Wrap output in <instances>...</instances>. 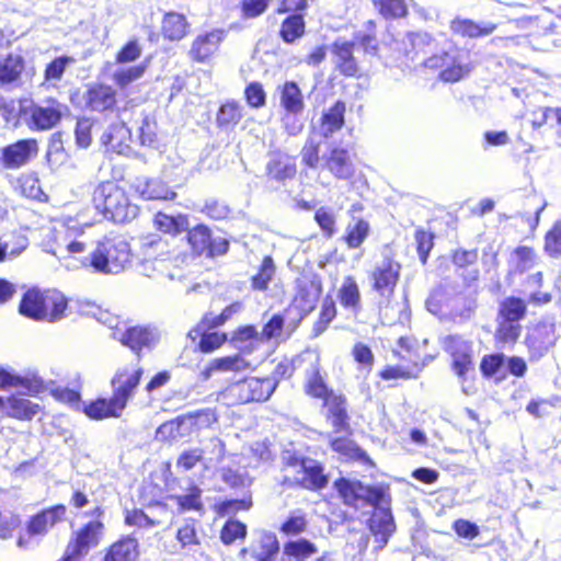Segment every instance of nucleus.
Instances as JSON below:
<instances>
[{
  "label": "nucleus",
  "instance_id": "obj_15",
  "mask_svg": "<svg viewBox=\"0 0 561 561\" xmlns=\"http://www.w3.org/2000/svg\"><path fill=\"white\" fill-rule=\"evenodd\" d=\"M526 341L531 356L541 357L557 341L554 323L548 320L539 322Z\"/></svg>",
  "mask_w": 561,
  "mask_h": 561
},
{
  "label": "nucleus",
  "instance_id": "obj_12",
  "mask_svg": "<svg viewBox=\"0 0 561 561\" xmlns=\"http://www.w3.org/2000/svg\"><path fill=\"white\" fill-rule=\"evenodd\" d=\"M103 523L91 520L76 531L75 537L68 543L67 549L79 558L85 556L89 550L96 547L103 534Z\"/></svg>",
  "mask_w": 561,
  "mask_h": 561
},
{
  "label": "nucleus",
  "instance_id": "obj_33",
  "mask_svg": "<svg viewBox=\"0 0 561 561\" xmlns=\"http://www.w3.org/2000/svg\"><path fill=\"white\" fill-rule=\"evenodd\" d=\"M23 387L30 392L37 393L43 389L44 381L37 376H20L4 368H0V388Z\"/></svg>",
  "mask_w": 561,
  "mask_h": 561
},
{
  "label": "nucleus",
  "instance_id": "obj_17",
  "mask_svg": "<svg viewBox=\"0 0 561 561\" xmlns=\"http://www.w3.org/2000/svg\"><path fill=\"white\" fill-rule=\"evenodd\" d=\"M356 44L344 39H337L332 46L333 62L339 71L347 77H355L359 72L357 60L354 56Z\"/></svg>",
  "mask_w": 561,
  "mask_h": 561
},
{
  "label": "nucleus",
  "instance_id": "obj_27",
  "mask_svg": "<svg viewBox=\"0 0 561 561\" xmlns=\"http://www.w3.org/2000/svg\"><path fill=\"white\" fill-rule=\"evenodd\" d=\"M68 301L62 293L56 289H48L43 291L42 307L47 314L45 321L56 322L65 317Z\"/></svg>",
  "mask_w": 561,
  "mask_h": 561
},
{
  "label": "nucleus",
  "instance_id": "obj_2",
  "mask_svg": "<svg viewBox=\"0 0 561 561\" xmlns=\"http://www.w3.org/2000/svg\"><path fill=\"white\" fill-rule=\"evenodd\" d=\"M334 488L345 505L355 508L369 505L375 508L369 519V529L379 543L378 549H382L396 530L389 486L367 485L358 480L340 478L334 482Z\"/></svg>",
  "mask_w": 561,
  "mask_h": 561
},
{
  "label": "nucleus",
  "instance_id": "obj_43",
  "mask_svg": "<svg viewBox=\"0 0 561 561\" xmlns=\"http://www.w3.org/2000/svg\"><path fill=\"white\" fill-rule=\"evenodd\" d=\"M451 30L462 36L478 37L489 35L495 30V25L480 26L470 20L456 19L451 22Z\"/></svg>",
  "mask_w": 561,
  "mask_h": 561
},
{
  "label": "nucleus",
  "instance_id": "obj_30",
  "mask_svg": "<svg viewBox=\"0 0 561 561\" xmlns=\"http://www.w3.org/2000/svg\"><path fill=\"white\" fill-rule=\"evenodd\" d=\"M153 225L159 231L163 233L178 236L188 230L190 220L187 215H168L165 213L159 211L154 216Z\"/></svg>",
  "mask_w": 561,
  "mask_h": 561
},
{
  "label": "nucleus",
  "instance_id": "obj_52",
  "mask_svg": "<svg viewBox=\"0 0 561 561\" xmlns=\"http://www.w3.org/2000/svg\"><path fill=\"white\" fill-rule=\"evenodd\" d=\"M369 225L365 220H357L354 225L350 224L346 228L345 241L351 249L358 248L367 238Z\"/></svg>",
  "mask_w": 561,
  "mask_h": 561
},
{
  "label": "nucleus",
  "instance_id": "obj_5",
  "mask_svg": "<svg viewBox=\"0 0 561 561\" xmlns=\"http://www.w3.org/2000/svg\"><path fill=\"white\" fill-rule=\"evenodd\" d=\"M421 65L430 70H440L439 78L444 82H457L473 69L469 53L457 47L432 54Z\"/></svg>",
  "mask_w": 561,
  "mask_h": 561
},
{
  "label": "nucleus",
  "instance_id": "obj_40",
  "mask_svg": "<svg viewBox=\"0 0 561 561\" xmlns=\"http://www.w3.org/2000/svg\"><path fill=\"white\" fill-rule=\"evenodd\" d=\"M24 69V60L21 56L9 55L3 62H0V85L16 82Z\"/></svg>",
  "mask_w": 561,
  "mask_h": 561
},
{
  "label": "nucleus",
  "instance_id": "obj_45",
  "mask_svg": "<svg viewBox=\"0 0 561 561\" xmlns=\"http://www.w3.org/2000/svg\"><path fill=\"white\" fill-rule=\"evenodd\" d=\"M526 313V304L516 297L506 298L500 307V316L505 321L518 322Z\"/></svg>",
  "mask_w": 561,
  "mask_h": 561
},
{
  "label": "nucleus",
  "instance_id": "obj_11",
  "mask_svg": "<svg viewBox=\"0 0 561 561\" xmlns=\"http://www.w3.org/2000/svg\"><path fill=\"white\" fill-rule=\"evenodd\" d=\"M38 152L35 139H23L1 149V163L5 169H19L27 164Z\"/></svg>",
  "mask_w": 561,
  "mask_h": 561
},
{
  "label": "nucleus",
  "instance_id": "obj_41",
  "mask_svg": "<svg viewBox=\"0 0 561 561\" xmlns=\"http://www.w3.org/2000/svg\"><path fill=\"white\" fill-rule=\"evenodd\" d=\"M305 20L301 14L287 16L280 25V37L287 44L295 43L305 34Z\"/></svg>",
  "mask_w": 561,
  "mask_h": 561
},
{
  "label": "nucleus",
  "instance_id": "obj_13",
  "mask_svg": "<svg viewBox=\"0 0 561 561\" xmlns=\"http://www.w3.org/2000/svg\"><path fill=\"white\" fill-rule=\"evenodd\" d=\"M39 412V405L22 396H0V419L32 420Z\"/></svg>",
  "mask_w": 561,
  "mask_h": 561
},
{
  "label": "nucleus",
  "instance_id": "obj_50",
  "mask_svg": "<svg viewBox=\"0 0 561 561\" xmlns=\"http://www.w3.org/2000/svg\"><path fill=\"white\" fill-rule=\"evenodd\" d=\"M241 118L242 106L236 101H229L222 104L217 114V122L221 127L236 125Z\"/></svg>",
  "mask_w": 561,
  "mask_h": 561
},
{
  "label": "nucleus",
  "instance_id": "obj_37",
  "mask_svg": "<svg viewBox=\"0 0 561 561\" xmlns=\"http://www.w3.org/2000/svg\"><path fill=\"white\" fill-rule=\"evenodd\" d=\"M199 450L203 451V465L206 469L217 467L226 457V445L217 436L204 442Z\"/></svg>",
  "mask_w": 561,
  "mask_h": 561
},
{
  "label": "nucleus",
  "instance_id": "obj_54",
  "mask_svg": "<svg viewBox=\"0 0 561 561\" xmlns=\"http://www.w3.org/2000/svg\"><path fill=\"white\" fill-rule=\"evenodd\" d=\"M375 7L386 19L402 18L408 11L403 0H376Z\"/></svg>",
  "mask_w": 561,
  "mask_h": 561
},
{
  "label": "nucleus",
  "instance_id": "obj_56",
  "mask_svg": "<svg viewBox=\"0 0 561 561\" xmlns=\"http://www.w3.org/2000/svg\"><path fill=\"white\" fill-rule=\"evenodd\" d=\"M306 391L309 396L319 398L322 400H324L331 393H333V391L328 388L322 376L320 375L319 370H317V369H314L311 373V375L308 377V380L306 383Z\"/></svg>",
  "mask_w": 561,
  "mask_h": 561
},
{
  "label": "nucleus",
  "instance_id": "obj_39",
  "mask_svg": "<svg viewBox=\"0 0 561 561\" xmlns=\"http://www.w3.org/2000/svg\"><path fill=\"white\" fill-rule=\"evenodd\" d=\"M317 552L316 545L305 538L289 540L283 547L284 556L294 561H305Z\"/></svg>",
  "mask_w": 561,
  "mask_h": 561
},
{
  "label": "nucleus",
  "instance_id": "obj_53",
  "mask_svg": "<svg viewBox=\"0 0 561 561\" xmlns=\"http://www.w3.org/2000/svg\"><path fill=\"white\" fill-rule=\"evenodd\" d=\"M347 435V434H344ZM331 447L334 451L352 459H359L365 456V453L351 439L346 436L332 438Z\"/></svg>",
  "mask_w": 561,
  "mask_h": 561
},
{
  "label": "nucleus",
  "instance_id": "obj_10",
  "mask_svg": "<svg viewBox=\"0 0 561 561\" xmlns=\"http://www.w3.org/2000/svg\"><path fill=\"white\" fill-rule=\"evenodd\" d=\"M144 369L136 368H121L112 378V388L114 405L125 410L128 401L134 397L137 387L139 386Z\"/></svg>",
  "mask_w": 561,
  "mask_h": 561
},
{
  "label": "nucleus",
  "instance_id": "obj_24",
  "mask_svg": "<svg viewBox=\"0 0 561 561\" xmlns=\"http://www.w3.org/2000/svg\"><path fill=\"white\" fill-rule=\"evenodd\" d=\"M279 551V542L275 534L260 531L249 548L251 557L257 561H270Z\"/></svg>",
  "mask_w": 561,
  "mask_h": 561
},
{
  "label": "nucleus",
  "instance_id": "obj_42",
  "mask_svg": "<svg viewBox=\"0 0 561 561\" xmlns=\"http://www.w3.org/2000/svg\"><path fill=\"white\" fill-rule=\"evenodd\" d=\"M275 274V264L272 256L266 255L262 260L259 271L251 278L252 288L255 290H266L270 282Z\"/></svg>",
  "mask_w": 561,
  "mask_h": 561
},
{
  "label": "nucleus",
  "instance_id": "obj_8",
  "mask_svg": "<svg viewBox=\"0 0 561 561\" xmlns=\"http://www.w3.org/2000/svg\"><path fill=\"white\" fill-rule=\"evenodd\" d=\"M68 112L69 108L66 104L53 98L39 103H32L24 108V114L28 117V127L37 131L54 128Z\"/></svg>",
  "mask_w": 561,
  "mask_h": 561
},
{
  "label": "nucleus",
  "instance_id": "obj_4",
  "mask_svg": "<svg viewBox=\"0 0 561 561\" xmlns=\"http://www.w3.org/2000/svg\"><path fill=\"white\" fill-rule=\"evenodd\" d=\"M93 204L105 219L116 224L129 222L139 214V207L130 202L124 188L110 181L96 186Z\"/></svg>",
  "mask_w": 561,
  "mask_h": 561
},
{
  "label": "nucleus",
  "instance_id": "obj_63",
  "mask_svg": "<svg viewBox=\"0 0 561 561\" xmlns=\"http://www.w3.org/2000/svg\"><path fill=\"white\" fill-rule=\"evenodd\" d=\"M245 100L251 107L260 108L265 105L266 93L259 82H251L244 91Z\"/></svg>",
  "mask_w": 561,
  "mask_h": 561
},
{
  "label": "nucleus",
  "instance_id": "obj_20",
  "mask_svg": "<svg viewBox=\"0 0 561 561\" xmlns=\"http://www.w3.org/2000/svg\"><path fill=\"white\" fill-rule=\"evenodd\" d=\"M88 107L94 112H113L116 105V91L104 84H96L85 93Z\"/></svg>",
  "mask_w": 561,
  "mask_h": 561
},
{
  "label": "nucleus",
  "instance_id": "obj_38",
  "mask_svg": "<svg viewBox=\"0 0 561 561\" xmlns=\"http://www.w3.org/2000/svg\"><path fill=\"white\" fill-rule=\"evenodd\" d=\"M339 299L342 307L356 313L360 309V293L356 280L348 276L344 279L340 290Z\"/></svg>",
  "mask_w": 561,
  "mask_h": 561
},
{
  "label": "nucleus",
  "instance_id": "obj_28",
  "mask_svg": "<svg viewBox=\"0 0 561 561\" xmlns=\"http://www.w3.org/2000/svg\"><path fill=\"white\" fill-rule=\"evenodd\" d=\"M345 104L336 101L321 116L319 131L324 138L331 137L344 125Z\"/></svg>",
  "mask_w": 561,
  "mask_h": 561
},
{
  "label": "nucleus",
  "instance_id": "obj_25",
  "mask_svg": "<svg viewBox=\"0 0 561 561\" xmlns=\"http://www.w3.org/2000/svg\"><path fill=\"white\" fill-rule=\"evenodd\" d=\"M66 514L64 505H56L50 508L44 510L32 517L28 523L27 529L32 535H42L59 522Z\"/></svg>",
  "mask_w": 561,
  "mask_h": 561
},
{
  "label": "nucleus",
  "instance_id": "obj_19",
  "mask_svg": "<svg viewBox=\"0 0 561 561\" xmlns=\"http://www.w3.org/2000/svg\"><path fill=\"white\" fill-rule=\"evenodd\" d=\"M119 341L134 352H139L144 347L154 346L159 341V333L151 328L131 327L122 334Z\"/></svg>",
  "mask_w": 561,
  "mask_h": 561
},
{
  "label": "nucleus",
  "instance_id": "obj_35",
  "mask_svg": "<svg viewBox=\"0 0 561 561\" xmlns=\"http://www.w3.org/2000/svg\"><path fill=\"white\" fill-rule=\"evenodd\" d=\"M42 301L43 291L38 289L27 290L20 302L19 309L21 314L35 321H45L47 314L44 312Z\"/></svg>",
  "mask_w": 561,
  "mask_h": 561
},
{
  "label": "nucleus",
  "instance_id": "obj_6",
  "mask_svg": "<svg viewBox=\"0 0 561 561\" xmlns=\"http://www.w3.org/2000/svg\"><path fill=\"white\" fill-rule=\"evenodd\" d=\"M276 385L273 378L250 377L230 385L224 396L233 404L264 401L272 396Z\"/></svg>",
  "mask_w": 561,
  "mask_h": 561
},
{
  "label": "nucleus",
  "instance_id": "obj_9",
  "mask_svg": "<svg viewBox=\"0 0 561 561\" xmlns=\"http://www.w3.org/2000/svg\"><path fill=\"white\" fill-rule=\"evenodd\" d=\"M186 239L192 251L197 255L214 257L224 255L229 250V241L222 237H213L211 230L203 224L186 230Z\"/></svg>",
  "mask_w": 561,
  "mask_h": 561
},
{
  "label": "nucleus",
  "instance_id": "obj_59",
  "mask_svg": "<svg viewBox=\"0 0 561 561\" xmlns=\"http://www.w3.org/2000/svg\"><path fill=\"white\" fill-rule=\"evenodd\" d=\"M512 260L515 264V271L519 274L530 270L535 262V253L527 247H519L513 253Z\"/></svg>",
  "mask_w": 561,
  "mask_h": 561
},
{
  "label": "nucleus",
  "instance_id": "obj_14",
  "mask_svg": "<svg viewBox=\"0 0 561 561\" xmlns=\"http://www.w3.org/2000/svg\"><path fill=\"white\" fill-rule=\"evenodd\" d=\"M226 37V32L220 28L211 30L196 36L188 55L197 62L207 61L218 49Z\"/></svg>",
  "mask_w": 561,
  "mask_h": 561
},
{
  "label": "nucleus",
  "instance_id": "obj_47",
  "mask_svg": "<svg viewBox=\"0 0 561 561\" xmlns=\"http://www.w3.org/2000/svg\"><path fill=\"white\" fill-rule=\"evenodd\" d=\"M307 524L306 513L302 510H295L289 513L279 531L286 536H297L306 530Z\"/></svg>",
  "mask_w": 561,
  "mask_h": 561
},
{
  "label": "nucleus",
  "instance_id": "obj_29",
  "mask_svg": "<svg viewBox=\"0 0 561 561\" xmlns=\"http://www.w3.org/2000/svg\"><path fill=\"white\" fill-rule=\"evenodd\" d=\"M190 24L186 18L176 12H168L162 20V35L165 39L181 41L188 32Z\"/></svg>",
  "mask_w": 561,
  "mask_h": 561
},
{
  "label": "nucleus",
  "instance_id": "obj_57",
  "mask_svg": "<svg viewBox=\"0 0 561 561\" xmlns=\"http://www.w3.org/2000/svg\"><path fill=\"white\" fill-rule=\"evenodd\" d=\"M202 491L197 486L190 489L188 493L175 496L180 511H201L203 503L201 501Z\"/></svg>",
  "mask_w": 561,
  "mask_h": 561
},
{
  "label": "nucleus",
  "instance_id": "obj_61",
  "mask_svg": "<svg viewBox=\"0 0 561 561\" xmlns=\"http://www.w3.org/2000/svg\"><path fill=\"white\" fill-rule=\"evenodd\" d=\"M142 53V48L138 42V39L134 38L128 41L121 50L116 54V62L117 64H128L137 60Z\"/></svg>",
  "mask_w": 561,
  "mask_h": 561
},
{
  "label": "nucleus",
  "instance_id": "obj_21",
  "mask_svg": "<svg viewBox=\"0 0 561 561\" xmlns=\"http://www.w3.org/2000/svg\"><path fill=\"white\" fill-rule=\"evenodd\" d=\"M297 473L298 476L295 479L305 489L320 490L328 484L322 465L313 459H305L301 462V469Z\"/></svg>",
  "mask_w": 561,
  "mask_h": 561
},
{
  "label": "nucleus",
  "instance_id": "obj_3",
  "mask_svg": "<svg viewBox=\"0 0 561 561\" xmlns=\"http://www.w3.org/2000/svg\"><path fill=\"white\" fill-rule=\"evenodd\" d=\"M401 265L392 259L386 257L378 263L370 273L371 287L378 295V308L382 319L394 322L400 319L401 305L392 302L394 288L400 277Z\"/></svg>",
  "mask_w": 561,
  "mask_h": 561
},
{
  "label": "nucleus",
  "instance_id": "obj_7",
  "mask_svg": "<svg viewBox=\"0 0 561 561\" xmlns=\"http://www.w3.org/2000/svg\"><path fill=\"white\" fill-rule=\"evenodd\" d=\"M444 348L453 358V369L462 383V391L469 394L465 382L474 373L472 343L460 335H449L444 340Z\"/></svg>",
  "mask_w": 561,
  "mask_h": 561
},
{
  "label": "nucleus",
  "instance_id": "obj_64",
  "mask_svg": "<svg viewBox=\"0 0 561 561\" xmlns=\"http://www.w3.org/2000/svg\"><path fill=\"white\" fill-rule=\"evenodd\" d=\"M545 249L551 256L561 255V222H557L547 233Z\"/></svg>",
  "mask_w": 561,
  "mask_h": 561
},
{
  "label": "nucleus",
  "instance_id": "obj_49",
  "mask_svg": "<svg viewBox=\"0 0 561 561\" xmlns=\"http://www.w3.org/2000/svg\"><path fill=\"white\" fill-rule=\"evenodd\" d=\"M195 519H186L176 531V540L181 547V549L191 550L193 547L199 545V539L197 537Z\"/></svg>",
  "mask_w": 561,
  "mask_h": 561
},
{
  "label": "nucleus",
  "instance_id": "obj_26",
  "mask_svg": "<svg viewBox=\"0 0 561 561\" xmlns=\"http://www.w3.org/2000/svg\"><path fill=\"white\" fill-rule=\"evenodd\" d=\"M325 164L329 171L341 180L352 179L355 172L347 150L342 148L332 149Z\"/></svg>",
  "mask_w": 561,
  "mask_h": 561
},
{
  "label": "nucleus",
  "instance_id": "obj_22",
  "mask_svg": "<svg viewBox=\"0 0 561 561\" xmlns=\"http://www.w3.org/2000/svg\"><path fill=\"white\" fill-rule=\"evenodd\" d=\"M130 136V130L123 121H119L108 126L101 137V142L107 150L123 154L129 149Z\"/></svg>",
  "mask_w": 561,
  "mask_h": 561
},
{
  "label": "nucleus",
  "instance_id": "obj_51",
  "mask_svg": "<svg viewBox=\"0 0 561 561\" xmlns=\"http://www.w3.org/2000/svg\"><path fill=\"white\" fill-rule=\"evenodd\" d=\"M147 69L146 64L131 66L128 68H121L114 71L113 73V81L119 87V88H126L134 81L141 78Z\"/></svg>",
  "mask_w": 561,
  "mask_h": 561
},
{
  "label": "nucleus",
  "instance_id": "obj_32",
  "mask_svg": "<svg viewBox=\"0 0 561 561\" xmlns=\"http://www.w3.org/2000/svg\"><path fill=\"white\" fill-rule=\"evenodd\" d=\"M137 192L144 199L148 201H172L176 196L173 190L158 179H150L144 183H138Z\"/></svg>",
  "mask_w": 561,
  "mask_h": 561
},
{
  "label": "nucleus",
  "instance_id": "obj_48",
  "mask_svg": "<svg viewBox=\"0 0 561 561\" xmlns=\"http://www.w3.org/2000/svg\"><path fill=\"white\" fill-rule=\"evenodd\" d=\"M27 245L28 240L23 234H14L10 240L0 242V262L19 256Z\"/></svg>",
  "mask_w": 561,
  "mask_h": 561
},
{
  "label": "nucleus",
  "instance_id": "obj_62",
  "mask_svg": "<svg viewBox=\"0 0 561 561\" xmlns=\"http://www.w3.org/2000/svg\"><path fill=\"white\" fill-rule=\"evenodd\" d=\"M520 334V325L516 322L503 320L496 331V339L501 343L513 344Z\"/></svg>",
  "mask_w": 561,
  "mask_h": 561
},
{
  "label": "nucleus",
  "instance_id": "obj_18",
  "mask_svg": "<svg viewBox=\"0 0 561 561\" xmlns=\"http://www.w3.org/2000/svg\"><path fill=\"white\" fill-rule=\"evenodd\" d=\"M402 44L404 45L405 55L412 61L416 60L419 57H423L424 60L432 54H436L434 50L436 49L437 44L427 33L409 32L404 35Z\"/></svg>",
  "mask_w": 561,
  "mask_h": 561
},
{
  "label": "nucleus",
  "instance_id": "obj_31",
  "mask_svg": "<svg viewBox=\"0 0 561 561\" xmlns=\"http://www.w3.org/2000/svg\"><path fill=\"white\" fill-rule=\"evenodd\" d=\"M138 554L137 540L124 537L110 547L104 561H137Z\"/></svg>",
  "mask_w": 561,
  "mask_h": 561
},
{
  "label": "nucleus",
  "instance_id": "obj_34",
  "mask_svg": "<svg viewBox=\"0 0 561 561\" xmlns=\"http://www.w3.org/2000/svg\"><path fill=\"white\" fill-rule=\"evenodd\" d=\"M122 408L114 405V399L99 398L83 408L84 414L91 420H104L108 417H118L123 413Z\"/></svg>",
  "mask_w": 561,
  "mask_h": 561
},
{
  "label": "nucleus",
  "instance_id": "obj_55",
  "mask_svg": "<svg viewBox=\"0 0 561 561\" xmlns=\"http://www.w3.org/2000/svg\"><path fill=\"white\" fill-rule=\"evenodd\" d=\"M335 316L336 309L334 301L331 299H325L321 307L319 320L314 323L312 329L313 336L317 337L322 334L331 321L335 318Z\"/></svg>",
  "mask_w": 561,
  "mask_h": 561
},
{
  "label": "nucleus",
  "instance_id": "obj_46",
  "mask_svg": "<svg viewBox=\"0 0 561 561\" xmlns=\"http://www.w3.org/2000/svg\"><path fill=\"white\" fill-rule=\"evenodd\" d=\"M75 58L70 56H59L51 60L45 69V81L55 85L56 82L61 80L67 67L75 64Z\"/></svg>",
  "mask_w": 561,
  "mask_h": 561
},
{
  "label": "nucleus",
  "instance_id": "obj_16",
  "mask_svg": "<svg viewBox=\"0 0 561 561\" xmlns=\"http://www.w3.org/2000/svg\"><path fill=\"white\" fill-rule=\"evenodd\" d=\"M323 403L327 409V419L334 428V433L348 434L350 424L345 398L333 392L323 400Z\"/></svg>",
  "mask_w": 561,
  "mask_h": 561
},
{
  "label": "nucleus",
  "instance_id": "obj_23",
  "mask_svg": "<svg viewBox=\"0 0 561 561\" xmlns=\"http://www.w3.org/2000/svg\"><path fill=\"white\" fill-rule=\"evenodd\" d=\"M266 174L278 182L291 179L296 174L295 160L285 152H272L266 164Z\"/></svg>",
  "mask_w": 561,
  "mask_h": 561
},
{
  "label": "nucleus",
  "instance_id": "obj_36",
  "mask_svg": "<svg viewBox=\"0 0 561 561\" xmlns=\"http://www.w3.org/2000/svg\"><path fill=\"white\" fill-rule=\"evenodd\" d=\"M279 104L284 112H304V96L296 82L287 81L284 83L280 89Z\"/></svg>",
  "mask_w": 561,
  "mask_h": 561
},
{
  "label": "nucleus",
  "instance_id": "obj_1",
  "mask_svg": "<svg viewBox=\"0 0 561 561\" xmlns=\"http://www.w3.org/2000/svg\"><path fill=\"white\" fill-rule=\"evenodd\" d=\"M68 270L85 268L102 275L125 271L131 260L130 245L121 236L104 237L88 243L82 230L65 227L55 231V244L47 251Z\"/></svg>",
  "mask_w": 561,
  "mask_h": 561
},
{
  "label": "nucleus",
  "instance_id": "obj_60",
  "mask_svg": "<svg viewBox=\"0 0 561 561\" xmlns=\"http://www.w3.org/2000/svg\"><path fill=\"white\" fill-rule=\"evenodd\" d=\"M191 420L193 421L194 428L196 433L209 428L213 424L218 421V416L213 409H203L198 410L194 413H188Z\"/></svg>",
  "mask_w": 561,
  "mask_h": 561
},
{
  "label": "nucleus",
  "instance_id": "obj_44",
  "mask_svg": "<svg viewBox=\"0 0 561 561\" xmlns=\"http://www.w3.org/2000/svg\"><path fill=\"white\" fill-rule=\"evenodd\" d=\"M249 363L240 355L215 358L207 368V374L213 371H240L245 369Z\"/></svg>",
  "mask_w": 561,
  "mask_h": 561
},
{
  "label": "nucleus",
  "instance_id": "obj_58",
  "mask_svg": "<svg viewBox=\"0 0 561 561\" xmlns=\"http://www.w3.org/2000/svg\"><path fill=\"white\" fill-rule=\"evenodd\" d=\"M247 535V526L234 519H229L222 527L220 538L225 545H231L239 538H244Z\"/></svg>",
  "mask_w": 561,
  "mask_h": 561
}]
</instances>
